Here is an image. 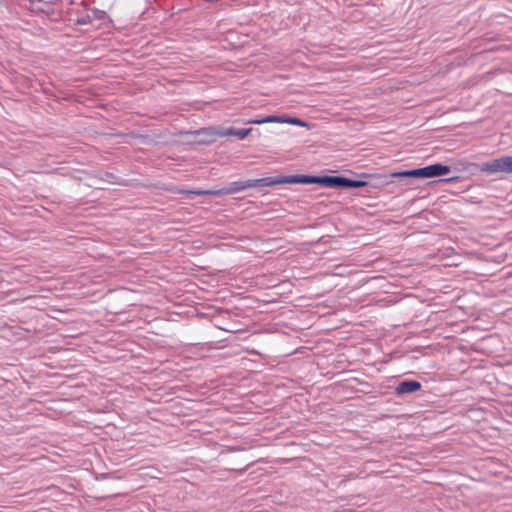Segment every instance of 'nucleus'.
Masks as SVG:
<instances>
[{
  "mask_svg": "<svg viewBox=\"0 0 512 512\" xmlns=\"http://www.w3.org/2000/svg\"><path fill=\"white\" fill-rule=\"evenodd\" d=\"M275 122H278V123H288V117H286V116H282V117L268 116V117H265L263 119L250 120L247 123L264 124V123H275Z\"/></svg>",
  "mask_w": 512,
  "mask_h": 512,
  "instance_id": "7",
  "label": "nucleus"
},
{
  "mask_svg": "<svg viewBox=\"0 0 512 512\" xmlns=\"http://www.w3.org/2000/svg\"><path fill=\"white\" fill-rule=\"evenodd\" d=\"M450 172V167L442 164H432L423 168L394 172L391 174L393 178L400 177H421V178H433L446 175Z\"/></svg>",
  "mask_w": 512,
  "mask_h": 512,
  "instance_id": "3",
  "label": "nucleus"
},
{
  "mask_svg": "<svg viewBox=\"0 0 512 512\" xmlns=\"http://www.w3.org/2000/svg\"><path fill=\"white\" fill-rule=\"evenodd\" d=\"M480 171L486 174H512V156H502L483 163L480 167Z\"/></svg>",
  "mask_w": 512,
  "mask_h": 512,
  "instance_id": "5",
  "label": "nucleus"
},
{
  "mask_svg": "<svg viewBox=\"0 0 512 512\" xmlns=\"http://www.w3.org/2000/svg\"><path fill=\"white\" fill-rule=\"evenodd\" d=\"M39 2H41L42 0H38Z\"/></svg>",
  "mask_w": 512,
  "mask_h": 512,
  "instance_id": "9",
  "label": "nucleus"
},
{
  "mask_svg": "<svg viewBox=\"0 0 512 512\" xmlns=\"http://www.w3.org/2000/svg\"><path fill=\"white\" fill-rule=\"evenodd\" d=\"M321 184L325 187H349L359 188L366 185L364 181L351 180L340 176H309L293 175L290 176V184Z\"/></svg>",
  "mask_w": 512,
  "mask_h": 512,
  "instance_id": "2",
  "label": "nucleus"
},
{
  "mask_svg": "<svg viewBox=\"0 0 512 512\" xmlns=\"http://www.w3.org/2000/svg\"><path fill=\"white\" fill-rule=\"evenodd\" d=\"M252 129H239L236 130L232 127L230 128H215V127H207L202 128L198 130L196 133L205 135L209 138V142L215 141L217 137H228V136H234L238 139H245L250 133Z\"/></svg>",
  "mask_w": 512,
  "mask_h": 512,
  "instance_id": "4",
  "label": "nucleus"
},
{
  "mask_svg": "<svg viewBox=\"0 0 512 512\" xmlns=\"http://www.w3.org/2000/svg\"><path fill=\"white\" fill-rule=\"evenodd\" d=\"M288 182L287 177L274 178V177H266L260 179H250L246 181H238L230 184L229 187L219 189V190H206V191H193V194L196 195H213V196H221L237 193L249 188L254 187H265L272 186L275 184L286 183Z\"/></svg>",
  "mask_w": 512,
  "mask_h": 512,
  "instance_id": "1",
  "label": "nucleus"
},
{
  "mask_svg": "<svg viewBox=\"0 0 512 512\" xmlns=\"http://www.w3.org/2000/svg\"><path fill=\"white\" fill-rule=\"evenodd\" d=\"M421 389V384L418 381H402L396 387L398 395L409 394Z\"/></svg>",
  "mask_w": 512,
  "mask_h": 512,
  "instance_id": "6",
  "label": "nucleus"
},
{
  "mask_svg": "<svg viewBox=\"0 0 512 512\" xmlns=\"http://www.w3.org/2000/svg\"><path fill=\"white\" fill-rule=\"evenodd\" d=\"M290 124H294V125H300V126H303V127H306L307 129L310 128L309 124L297 119V118H292L290 117Z\"/></svg>",
  "mask_w": 512,
  "mask_h": 512,
  "instance_id": "8",
  "label": "nucleus"
}]
</instances>
